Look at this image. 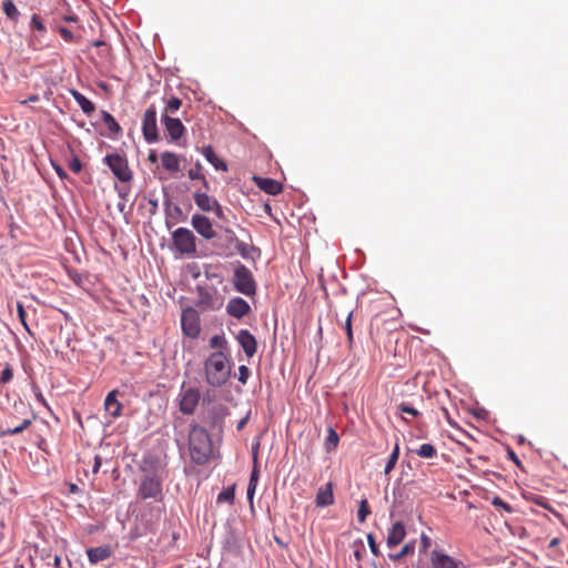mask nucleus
Segmentation results:
<instances>
[{"label": "nucleus", "mask_w": 568, "mask_h": 568, "mask_svg": "<svg viewBox=\"0 0 568 568\" xmlns=\"http://www.w3.org/2000/svg\"><path fill=\"white\" fill-rule=\"evenodd\" d=\"M560 544V539L559 538H552L549 542V548H555L557 547L558 545Z\"/></svg>", "instance_id": "56"}, {"label": "nucleus", "mask_w": 568, "mask_h": 568, "mask_svg": "<svg viewBox=\"0 0 568 568\" xmlns=\"http://www.w3.org/2000/svg\"><path fill=\"white\" fill-rule=\"evenodd\" d=\"M181 105H182V100L180 98L171 97L166 101L163 114H168V115L173 114L181 108Z\"/></svg>", "instance_id": "33"}, {"label": "nucleus", "mask_w": 568, "mask_h": 568, "mask_svg": "<svg viewBox=\"0 0 568 568\" xmlns=\"http://www.w3.org/2000/svg\"><path fill=\"white\" fill-rule=\"evenodd\" d=\"M13 377V371L10 364H7L0 375V384L9 383Z\"/></svg>", "instance_id": "41"}, {"label": "nucleus", "mask_w": 568, "mask_h": 568, "mask_svg": "<svg viewBox=\"0 0 568 568\" xmlns=\"http://www.w3.org/2000/svg\"><path fill=\"white\" fill-rule=\"evenodd\" d=\"M352 315H353V313L349 312L347 315L346 322H345V332H346L349 345L353 343Z\"/></svg>", "instance_id": "43"}, {"label": "nucleus", "mask_w": 568, "mask_h": 568, "mask_svg": "<svg viewBox=\"0 0 568 568\" xmlns=\"http://www.w3.org/2000/svg\"><path fill=\"white\" fill-rule=\"evenodd\" d=\"M101 465H102V458L99 455H97L94 457V464L92 466V473L93 474H98L99 470H100Z\"/></svg>", "instance_id": "50"}, {"label": "nucleus", "mask_w": 568, "mask_h": 568, "mask_svg": "<svg viewBox=\"0 0 568 568\" xmlns=\"http://www.w3.org/2000/svg\"><path fill=\"white\" fill-rule=\"evenodd\" d=\"M432 561L434 568H456L455 561L449 556L437 551L433 552Z\"/></svg>", "instance_id": "25"}, {"label": "nucleus", "mask_w": 568, "mask_h": 568, "mask_svg": "<svg viewBox=\"0 0 568 568\" xmlns=\"http://www.w3.org/2000/svg\"><path fill=\"white\" fill-rule=\"evenodd\" d=\"M119 390H111L104 399V409L112 417L118 418L122 412V404L118 399Z\"/></svg>", "instance_id": "16"}, {"label": "nucleus", "mask_w": 568, "mask_h": 568, "mask_svg": "<svg viewBox=\"0 0 568 568\" xmlns=\"http://www.w3.org/2000/svg\"><path fill=\"white\" fill-rule=\"evenodd\" d=\"M491 504L496 507H501L506 513L513 511L511 506L505 503L500 497H494Z\"/></svg>", "instance_id": "46"}, {"label": "nucleus", "mask_w": 568, "mask_h": 568, "mask_svg": "<svg viewBox=\"0 0 568 568\" xmlns=\"http://www.w3.org/2000/svg\"><path fill=\"white\" fill-rule=\"evenodd\" d=\"M174 247L182 255L194 256L196 253V239L192 231L186 227H179L172 233Z\"/></svg>", "instance_id": "4"}, {"label": "nucleus", "mask_w": 568, "mask_h": 568, "mask_svg": "<svg viewBox=\"0 0 568 568\" xmlns=\"http://www.w3.org/2000/svg\"><path fill=\"white\" fill-rule=\"evenodd\" d=\"M58 31L60 33V36L62 37V39L67 42H74L75 41V38L73 36V33L65 27H59L58 28Z\"/></svg>", "instance_id": "44"}, {"label": "nucleus", "mask_w": 568, "mask_h": 568, "mask_svg": "<svg viewBox=\"0 0 568 568\" xmlns=\"http://www.w3.org/2000/svg\"><path fill=\"white\" fill-rule=\"evenodd\" d=\"M236 341L247 357H253L257 351V342L248 329H240Z\"/></svg>", "instance_id": "13"}, {"label": "nucleus", "mask_w": 568, "mask_h": 568, "mask_svg": "<svg viewBox=\"0 0 568 568\" xmlns=\"http://www.w3.org/2000/svg\"><path fill=\"white\" fill-rule=\"evenodd\" d=\"M397 408L402 413L412 415L413 417H418L420 415V413L416 408H414L413 406H410L408 403H405V402L400 403L397 406Z\"/></svg>", "instance_id": "39"}, {"label": "nucleus", "mask_w": 568, "mask_h": 568, "mask_svg": "<svg viewBox=\"0 0 568 568\" xmlns=\"http://www.w3.org/2000/svg\"><path fill=\"white\" fill-rule=\"evenodd\" d=\"M236 247L243 257H248V245L244 242H237Z\"/></svg>", "instance_id": "48"}, {"label": "nucleus", "mask_w": 568, "mask_h": 568, "mask_svg": "<svg viewBox=\"0 0 568 568\" xmlns=\"http://www.w3.org/2000/svg\"><path fill=\"white\" fill-rule=\"evenodd\" d=\"M162 123L171 140L178 141L185 133V128L180 119L172 118L168 114H162Z\"/></svg>", "instance_id": "12"}, {"label": "nucleus", "mask_w": 568, "mask_h": 568, "mask_svg": "<svg viewBox=\"0 0 568 568\" xmlns=\"http://www.w3.org/2000/svg\"><path fill=\"white\" fill-rule=\"evenodd\" d=\"M31 425L30 419H23L22 423L13 428H7L2 430V436L7 435H17L22 433L24 429H27Z\"/></svg>", "instance_id": "35"}, {"label": "nucleus", "mask_w": 568, "mask_h": 568, "mask_svg": "<svg viewBox=\"0 0 568 568\" xmlns=\"http://www.w3.org/2000/svg\"><path fill=\"white\" fill-rule=\"evenodd\" d=\"M63 20L68 22H75L78 18L75 16H64Z\"/></svg>", "instance_id": "57"}, {"label": "nucleus", "mask_w": 568, "mask_h": 568, "mask_svg": "<svg viewBox=\"0 0 568 568\" xmlns=\"http://www.w3.org/2000/svg\"><path fill=\"white\" fill-rule=\"evenodd\" d=\"M142 132L144 139L149 142H155L159 139L158 124H156V108L151 104L144 112L142 120Z\"/></svg>", "instance_id": "9"}, {"label": "nucleus", "mask_w": 568, "mask_h": 568, "mask_svg": "<svg viewBox=\"0 0 568 568\" xmlns=\"http://www.w3.org/2000/svg\"><path fill=\"white\" fill-rule=\"evenodd\" d=\"M104 163L111 169L112 173L121 181L129 182L132 179V171L129 168L125 158L118 153L105 155Z\"/></svg>", "instance_id": "7"}, {"label": "nucleus", "mask_w": 568, "mask_h": 568, "mask_svg": "<svg viewBox=\"0 0 568 568\" xmlns=\"http://www.w3.org/2000/svg\"><path fill=\"white\" fill-rule=\"evenodd\" d=\"M205 190L195 191L193 194L194 202L196 206L203 212H211L214 210V206L219 203L216 199L210 196Z\"/></svg>", "instance_id": "17"}, {"label": "nucleus", "mask_w": 568, "mask_h": 568, "mask_svg": "<svg viewBox=\"0 0 568 568\" xmlns=\"http://www.w3.org/2000/svg\"><path fill=\"white\" fill-rule=\"evenodd\" d=\"M233 285L235 290L246 296H253L256 293V282L248 267L239 264L234 270Z\"/></svg>", "instance_id": "3"}, {"label": "nucleus", "mask_w": 568, "mask_h": 568, "mask_svg": "<svg viewBox=\"0 0 568 568\" xmlns=\"http://www.w3.org/2000/svg\"><path fill=\"white\" fill-rule=\"evenodd\" d=\"M509 457L516 465L520 466V460L514 452H509Z\"/></svg>", "instance_id": "54"}, {"label": "nucleus", "mask_w": 568, "mask_h": 568, "mask_svg": "<svg viewBox=\"0 0 568 568\" xmlns=\"http://www.w3.org/2000/svg\"><path fill=\"white\" fill-rule=\"evenodd\" d=\"M36 398L41 405H43L45 408L50 410V406L41 392L36 393Z\"/></svg>", "instance_id": "52"}, {"label": "nucleus", "mask_w": 568, "mask_h": 568, "mask_svg": "<svg viewBox=\"0 0 568 568\" xmlns=\"http://www.w3.org/2000/svg\"><path fill=\"white\" fill-rule=\"evenodd\" d=\"M181 326L186 336L196 338L201 332L200 315L197 311L193 307L183 310L181 315Z\"/></svg>", "instance_id": "8"}, {"label": "nucleus", "mask_w": 568, "mask_h": 568, "mask_svg": "<svg viewBox=\"0 0 568 568\" xmlns=\"http://www.w3.org/2000/svg\"><path fill=\"white\" fill-rule=\"evenodd\" d=\"M30 28L32 30L39 31L40 33H45L47 32V28L43 24L41 17L39 14H37V13H34L31 17Z\"/></svg>", "instance_id": "38"}, {"label": "nucleus", "mask_w": 568, "mask_h": 568, "mask_svg": "<svg viewBox=\"0 0 568 568\" xmlns=\"http://www.w3.org/2000/svg\"><path fill=\"white\" fill-rule=\"evenodd\" d=\"M338 442H339L338 434L336 433V430L333 427H329L328 434H327V437H326L325 444H324L326 452H328V453L333 452L337 447Z\"/></svg>", "instance_id": "29"}, {"label": "nucleus", "mask_w": 568, "mask_h": 568, "mask_svg": "<svg viewBox=\"0 0 568 568\" xmlns=\"http://www.w3.org/2000/svg\"><path fill=\"white\" fill-rule=\"evenodd\" d=\"M2 10L6 17L17 23L20 19V11L16 7L13 0H2Z\"/></svg>", "instance_id": "26"}, {"label": "nucleus", "mask_w": 568, "mask_h": 568, "mask_svg": "<svg viewBox=\"0 0 568 568\" xmlns=\"http://www.w3.org/2000/svg\"><path fill=\"white\" fill-rule=\"evenodd\" d=\"M138 497L141 499H161L162 497V483L155 474H148L142 477L138 490Z\"/></svg>", "instance_id": "6"}, {"label": "nucleus", "mask_w": 568, "mask_h": 568, "mask_svg": "<svg viewBox=\"0 0 568 568\" xmlns=\"http://www.w3.org/2000/svg\"><path fill=\"white\" fill-rule=\"evenodd\" d=\"M101 115H102V121L104 122V124L108 126L109 131L112 134H119L121 132V126L115 121V119L113 118L112 114H110L108 111H102Z\"/></svg>", "instance_id": "28"}, {"label": "nucleus", "mask_w": 568, "mask_h": 568, "mask_svg": "<svg viewBox=\"0 0 568 568\" xmlns=\"http://www.w3.org/2000/svg\"><path fill=\"white\" fill-rule=\"evenodd\" d=\"M52 166H53L54 171L57 172L58 176L61 180L68 179V174H67V172L63 170V168L61 165L52 162Z\"/></svg>", "instance_id": "47"}, {"label": "nucleus", "mask_w": 568, "mask_h": 568, "mask_svg": "<svg viewBox=\"0 0 568 568\" xmlns=\"http://www.w3.org/2000/svg\"><path fill=\"white\" fill-rule=\"evenodd\" d=\"M200 400V392L196 388H187L182 393L180 409L183 414H192Z\"/></svg>", "instance_id": "11"}, {"label": "nucleus", "mask_w": 568, "mask_h": 568, "mask_svg": "<svg viewBox=\"0 0 568 568\" xmlns=\"http://www.w3.org/2000/svg\"><path fill=\"white\" fill-rule=\"evenodd\" d=\"M196 306L202 310H220L223 306V296L214 287L197 286Z\"/></svg>", "instance_id": "5"}, {"label": "nucleus", "mask_w": 568, "mask_h": 568, "mask_svg": "<svg viewBox=\"0 0 568 568\" xmlns=\"http://www.w3.org/2000/svg\"><path fill=\"white\" fill-rule=\"evenodd\" d=\"M226 312L230 316L240 320L251 312V306L244 298L233 297L226 305Z\"/></svg>", "instance_id": "14"}, {"label": "nucleus", "mask_w": 568, "mask_h": 568, "mask_svg": "<svg viewBox=\"0 0 568 568\" xmlns=\"http://www.w3.org/2000/svg\"><path fill=\"white\" fill-rule=\"evenodd\" d=\"M406 536V529L402 521H396L392 525L390 529L388 530L387 538H386V545L388 548H394L398 546Z\"/></svg>", "instance_id": "15"}, {"label": "nucleus", "mask_w": 568, "mask_h": 568, "mask_svg": "<svg viewBox=\"0 0 568 568\" xmlns=\"http://www.w3.org/2000/svg\"><path fill=\"white\" fill-rule=\"evenodd\" d=\"M60 564H61V558H60V556L55 555L54 556V567L59 568Z\"/></svg>", "instance_id": "59"}, {"label": "nucleus", "mask_w": 568, "mask_h": 568, "mask_svg": "<svg viewBox=\"0 0 568 568\" xmlns=\"http://www.w3.org/2000/svg\"><path fill=\"white\" fill-rule=\"evenodd\" d=\"M149 161L155 163L158 161V155L154 152L149 154Z\"/></svg>", "instance_id": "58"}, {"label": "nucleus", "mask_w": 568, "mask_h": 568, "mask_svg": "<svg viewBox=\"0 0 568 568\" xmlns=\"http://www.w3.org/2000/svg\"><path fill=\"white\" fill-rule=\"evenodd\" d=\"M88 559L90 564L95 565L100 561H103L111 557L112 549L110 546H100L94 548H89L87 550Z\"/></svg>", "instance_id": "20"}, {"label": "nucleus", "mask_w": 568, "mask_h": 568, "mask_svg": "<svg viewBox=\"0 0 568 568\" xmlns=\"http://www.w3.org/2000/svg\"><path fill=\"white\" fill-rule=\"evenodd\" d=\"M38 101H39V95L32 94V95L28 97V99L21 101V104H27L29 102H38Z\"/></svg>", "instance_id": "53"}, {"label": "nucleus", "mask_w": 568, "mask_h": 568, "mask_svg": "<svg viewBox=\"0 0 568 568\" xmlns=\"http://www.w3.org/2000/svg\"><path fill=\"white\" fill-rule=\"evenodd\" d=\"M202 154L207 160V162H210L214 166L215 170L223 172H226L229 170L226 162L215 154L211 145L204 146L202 150Z\"/></svg>", "instance_id": "22"}, {"label": "nucleus", "mask_w": 568, "mask_h": 568, "mask_svg": "<svg viewBox=\"0 0 568 568\" xmlns=\"http://www.w3.org/2000/svg\"><path fill=\"white\" fill-rule=\"evenodd\" d=\"M205 379L212 387L224 385L231 373L230 362L224 352H213L204 362Z\"/></svg>", "instance_id": "1"}, {"label": "nucleus", "mask_w": 568, "mask_h": 568, "mask_svg": "<svg viewBox=\"0 0 568 568\" xmlns=\"http://www.w3.org/2000/svg\"><path fill=\"white\" fill-rule=\"evenodd\" d=\"M216 217L221 219V220H224L225 219V214L223 212V209L222 206L220 205V203H217L215 206H214V210L212 211Z\"/></svg>", "instance_id": "51"}, {"label": "nucleus", "mask_w": 568, "mask_h": 568, "mask_svg": "<svg viewBox=\"0 0 568 568\" xmlns=\"http://www.w3.org/2000/svg\"><path fill=\"white\" fill-rule=\"evenodd\" d=\"M254 181L258 189L271 195H277L282 192V184L270 178H254Z\"/></svg>", "instance_id": "18"}, {"label": "nucleus", "mask_w": 568, "mask_h": 568, "mask_svg": "<svg viewBox=\"0 0 568 568\" xmlns=\"http://www.w3.org/2000/svg\"><path fill=\"white\" fill-rule=\"evenodd\" d=\"M187 176L190 180H200L205 190L210 189L209 182L204 174L202 173V164L200 162L195 163V168L189 170Z\"/></svg>", "instance_id": "27"}, {"label": "nucleus", "mask_w": 568, "mask_h": 568, "mask_svg": "<svg viewBox=\"0 0 568 568\" xmlns=\"http://www.w3.org/2000/svg\"><path fill=\"white\" fill-rule=\"evenodd\" d=\"M210 347L216 349V352H224L227 348V342L224 335H214L210 338Z\"/></svg>", "instance_id": "30"}, {"label": "nucleus", "mask_w": 568, "mask_h": 568, "mask_svg": "<svg viewBox=\"0 0 568 568\" xmlns=\"http://www.w3.org/2000/svg\"><path fill=\"white\" fill-rule=\"evenodd\" d=\"M17 312H18V317H19L21 324L23 325L26 331L30 333V328L27 324V313H26V310H24L22 303H20V302L17 303Z\"/></svg>", "instance_id": "40"}, {"label": "nucleus", "mask_w": 568, "mask_h": 568, "mask_svg": "<svg viewBox=\"0 0 568 568\" xmlns=\"http://www.w3.org/2000/svg\"><path fill=\"white\" fill-rule=\"evenodd\" d=\"M161 163L171 173H178L181 170V156L173 152H163L161 154Z\"/></svg>", "instance_id": "19"}, {"label": "nucleus", "mask_w": 568, "mask_h": 568, "mask_svg": "<svg viewBox=\"0 0 568 568\" xmlns=\"http://www.w3.org/2000/svg\"><path fill=\"white\" fill-rule=\"evenodd\" d=\"M416 455L422 458H433L436 456L437 450L432 444H423L416 449Z\"/></svg>", "instance_id": "31"}, {"label": "nucleus", "mask_w": 568, "mask_h": 568, "mask_svg": "<svg viewBox=\"0 0 568 568\" xmlns=\"http://www.w3.org/2000/svg\"><path fill=\"white\" fill-rule=\"evenodd\" d=\"M248 377H250V369H248V367L245 366V365H241L239 367V381L242 384H246Z\"/></svg>", "instance_id": "45"}, {"label": "nucleus", "mask_w": 568, "mask_h": 568, "mask_svg": "<svg viewBox=\"0 0 568 568\" xmlns=\"http://www.w3.org/2000/svg\"><path fill=\"white\" fill-rule=\"evenodd\" d=\"M120 211H123L124 204L119 205Z\"/></svg>", "instance_id": "61"}, {"label": "nucleus", "mask_w": 568, "mask_h": 568, "mask_svg": "<svg viewBox=\"0 0 568 568\" xmlns=\"http://www.w3.org/2000/svg\"><path fill=\"white\" fill-rule=\"evenodd\" d=\"M371 514L369 505L367 499H362L357 510V519L359 523H364L367 516Z\"/></svg>", "instance_id": "36"}, {"label": "nucleus", "mask_w": 568, "mask_h": 568, "mask_svg": "<svg viewBox=\"0 0 568 568\" xmlns=\"http://www.w3.org/2000/svg\"><path fill=\"white\" fill-rule=\"evenodd\" d=\"M257 481H258L257 458H256V455H254V466H253L251 477H250V483L247 486V499H248L251 506L253 505V497L255 494Z\"/></svg>", "instance_id": "24"}, {"label": "nucleus", "mask_w": 568, "mask_h": 568, "mask_svg": "<svg viewBox=\"0 0 568 568\" xmlns=\"http://www.w3.org/2000/svg\"><path fill=\"white\" fill-rule=\"evenodd\" d=\"M68 168L74 172V173H79L81 172L82 170V163L81 161L79 160L78 156L73 155L72 159L69 161L68 163Z\"/></svg>", "instance_id": "42"}, {"label": "nucleus", "mask_w": 568, "mask_h": 568, "mask_svg": "<svg viewBox=\"0 0 568 568\" xmlns=\"http://www.w3.org/2000/svg\"><path fill=\"white\" fill-rule=\"evenodd\" d=\"M189 449L191 458L199 465L205 464L212 453L213 445L207 430L200 426H193L189 435Z\"/></svg>", "instance_id": "2"}, {"label": "nucleus", "mask_w": 568, "mask_h": 568, "mask_svg": "<svg viewBox=\"0 0 568 568\" xmlns=\"http://www.w3.org/2000/svg\"><path fill=\"white\" fill-rule=\"evenodd\" d=\"M367 540H368V545H369L371 551H372L375 556H377V555H378V547H377V545H376V542H375V539H374L373 535H371V534H369V535L367 536Z\"/></svg>", "instance_id": "49"}, {"label": "nucleus", "mask_w": 568, "mask_h": 568, "mask_svg": "<svg viewBox=\"0 0 568 568\" xmlns=\"http://www.w3.org/2000/svg\"><path fill=\"white\" fill-rule=\"evenodd\" d=\"M175 211L181 214L182 213V210L179 207V206H175Z\"/></svg>", "instance_id": "60"}, {"label": "nucleus", "mask_w": 568, "mask_h": 568, "mask_svg": "<svg viewBox=\"0 0 568 568\" xmlns=\"http://www.w3.org/2000/svg\"><path fill=\"white\" fill-rule=\"evenodd\" d=\"M398 457H399V445L396 444L390 456L388 457L386 465H385L384 473L386 475H388L395 468Z\"/></svg>", "instance_id": "32"}, {"label": "nucleus", "mask_w": 568, "mask_h": 568, "mask_svg": "<svg viewBox=\"0 0 568 568\" xmlns=\"http://www.w3.org/2000/svg\"><path fill=\"white\" fill-rule=\"evenodd\" d=\"M316 506L326 507L334 503L333 485L327 483L324 487H321L316 494L315 499Z\"/></svg>", "instance_id": "21"}, {"label": "nucleus", "mask_w": 568, "mask_h": 568, "mask_svg": "<svg viewBox=\"0 0 568 568\" xmlns=\"http://www.w3.org/2000/svg\"><path fill=\"white\" fill-rule=\"evenodd\" d=\"M191 224L205 240H212L216 236L212 222L205 215L194 214L191 219Z\"/></svg>", "instance_id": "10"}, {"label": "nucleus", "mask_w": 568, "mask_h": 568, "mask_svg": "<svg viewBox=\"0 0 568 568\" xmlns=\"http://www.w3.org/2000/svg\"><path fill=\"white\" fill-rule=\"evenodd\" d=\"M235 490L234 487H229L217 495V503H230L234 500Z\"/></svg>", "instance_id": "37"}, {"label": "nucleus", "mask_w": 568, "mask_h": 568, "mask_svg": "<svg viewBox=\"0 0 568 568\" xmlns=\"http://www.w3.org/2000/svg\"><path fill=\"white\" fill-rule=\"evenodd\" d=\"M414 550H415L414 544L408 542L402 547L399 552H397L395 555H389V558L394 561H398V560L403 559L404 557L412 555L414 552Z\"/></svg>", "instance_id": "34"}, {"label": "nucleus", "mask_w": 568, "mask_h": 568, "mask_svg": "<svg viewBox=\"0 0 568 568\" xmlns=\"http://www.w3.org/2000/svg\"><path fill=\"white\" fill-rule=\"evenodd\" d=\"M71 95L73 97V99L75 100V102L79 104V106L81 108V110L90 115L91 113H93L95 111V105L92 101H90L88 98H85L82 93H80L79 91L77 90H72L71 91Z\"/></svg>", "instance_id": "23"}, {"label": "nucleus", "mask_w": 568, "mask_h": 568, "mask_svg": "<svg viewBox=\"0 0 568 568\" xmlns=\"http://www.w3.org/2000/svg\"><path fill=\"white\" fill-rule=\"evenodd\" d=\"M246 423H247V417L242 418V419L239 422L237 426H236L237 430H242V429L244 428V426L246 425Z\"/></svg>", "instance_id": "55"}]
</instances>
